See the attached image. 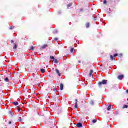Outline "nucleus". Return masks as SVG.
Listing matches in <instances>:
<instances>
[{"label":"nucleus","mask_w":128,"mask_h":128,"mask_svg":"<svg viewBox=\"0 0 128 128\" xmlns=\"http://www.w3.org/2000/svg\"><path fill=\"white\" fill-rule=\"evenodd\" d=\"M90 23L86 24V28H90Z\"/></svg>","instance_id":"aec40b11"},{"label":"nucleus","mask_w":128,"mask_h":128,"mask_svg":"<svg viewBox=\"0 0 128 128\" xmlns=\"http://www.w3.org/2000/svg\"><path fill=\"white\" fill-rule=\"evenodd\" d=\"M18 48V45L16 44H14V50H16Z\"/></svg>","instance_id":"a211bd4d"},{"label":"nucleus","mask_w":128,"mask_h":128,"mask_svg":"<svg viewBox=\"0 0 128 128\" xmlns=\"http://www.w3.org/2000/svg\"><path fill=\"white\" fill-rule=\"evenodd\" d=\"M12 28H13L12 27L10 28V30H12Z\"/></svg>","instance_id":"72a5a7b5"},{"label":"nucleus","mask_w":128,"mask_h":128,"mask_svg":"<svg viewBox=\"0 0 128 128\" xmlns=\"http://www.w3.org/2000/svg\"><path fill=\"white\" fill-rule=\"evenodd\" d=\"M92 74H94V70H91L90 71V75H89V76H90V78H94V75Z\"/></svg>","instance_id":"39448f33"},{"label":"nucleus","mask_w":128,"mask_h":128,"mask_svg":"<svg viewBox=\"0 0 128 128\" xmlns=\"http://www.w3.org/2000/svg\"><path fill=\"white\" fill-rule=\"evenodd\" d=\"M13 104H14V106H18V102H14Z\"/></svg>","instance_id":"6ab92c4d"},{"label":"nucleus","mask_w":128,"mask_h":128,"mask_svg":"<svg viewBox=\"0 0 128 128\" xmlns=\"http://www.w3.org/2000/svg\"><path fill=\"white\" fill-rule=\"evenodd\" d=\"M14 40L11 41V44H14Z\"/></svg>","instance_id":"2f4dec72"},{"label":"nucleus","mask_w":128,"mask_h":128,"mask_svg":"<svg viewBox=\"0 0 128 128\" xmlns=\"http://www.w3.org/2000/svg\"><path fill=\"white\" fill-rule=\"evenodd\" d=\"M50 124L51 128H54V122H50Z\"/></svg>","instance_id":"6e6552de"},{"label":"nucleus","mask_w":128,"mask_h":128,"mask_svg":"<svg viewBox=\"0 0 128 128\" xmlns=\"http://www.w3.org/2000/svg\"><path fill=\"white\" fill-rule=\"evenodd\" d=\"M80 64V61H79Z\"/></svg>","instance_id":"e433bc0d"},{"label":"nucleus","mask_w":128,"mask_h":128,"mask_svg":"<svg viewBox=\"0 0 128 128\" xmlns=\"http://www.w3.org/2000/svg\"><path fill=\"white\" fill-rule=\"evenodd\" d=\"M124 76L120 75L118 77V80H124Z\"/></svg>","instance_id":"20e7f679"},{"label":"nucleus","mask_w":128,"mask_h":128,"mask_svg":"<svg viewBox=\"0 0 128 128\" xmlns=\"http://www.w3.org/2000/svg\"><path fill=\"white\" fill-rule=\"evenodd\" d=\"M40 71L42 74H44L46 72V70H44V69H41Z\"/></svg>","instance_id":"412c9836"},{"label":"nucleus","mask_w":128,"mask_h":128,"mask_svg":"<svg viewBox=\"0 0 128 128\" xmlns=\"http://www.w3.org/2000/svg\"><path fill=\"white\" fill-rule=\"evenodd\" d=\"M50 58L51 60H54V56H50Z\"/></svg>","instance_id":"a878e982"},{"label":"nucleus","mask_w":128,"mask_h":128,"mask_svg":"<svg viewBox=\"0 0 128 128\" xmlns=\"http://www.w3.org/2000/svg\"><path fill=\"white\" fill-rule=\"evenodd\" d=\"M60 90H64V84H60Z\"/></svg>","instance_id":"f8f14e48"},{"label":"nucleus","mask_w":128,"mask_h":128,"mask_svg":"<svg viewBox=\"0 0 128 128\" xmlns=\"http://www.w3.org/2000/svg\"><path fill=\"white\" fill-rule=\"evenodd\" d=\"M48 44H45L43 46H42L40 48L41 50H44L45 48H48Z\"/></svg>","instance_id":"0eeeda50"},{"label":"nucleus","mask_w":128,"mask_h":128,"mask_svg":"<svg viewBox=\"0 0 128 128\" xmlns=\"http://www.w3.org/2000/svg\"><path fill=\"white\" fill-rule=\"evenodd\" d=\"M54 64H58V60H54Z\"/></svg>","instance_id":"f3484780"},{"label":"nucleus","mask_w":128,"mask_h":128,"mask_svg":"<svg viewBox=\"0 0 128 128\" xmlns=\"http://www.w3.org/2000/svg\"><path fill=\"white\" fill-rule=\"evenodd\" d=\"M108 80H103L102 82H98V84L99 86H102V84L106 85L108 84Z\"/></svg>","instance_id":"f03ea898"},{"label":"nucleus","mask_w":128,"mask_h":128,"mask_svg":"<svg viewBox=\"0 0 128 128\" xmlns=\"http://www.w3.org/2000/svg\"><path fill=\"white\" fill-rule=\"evenodd\" d=\"M77 128H82V124L81 123H78L76 125Z\"/></svg>","instance_id":"423d86ee"},{"label":"nucleus","mask_w":128,"mask_h":128,"mask_svg":"<svg viewBox=\"0 0 128 128\" xmlns=\"http://www.w3.org/2000/svg\"><path fill=\"white\" fill-rule=\"evenodd\" d=\"M20 122H22V120H20Z\"/></svg>","instance_id":"4c0bfd02"},{"label":"nucleus","mask_w":128,"mask_h":128,"mask_svg":"<svg viewBox=\"0 0 128 128\" xmlns=\"http://www.w3.org/2000/svg\"><path fill=\"white\" fill-rule=\"evenodd\" d=\"M8 78H11L10 74H9Z\"/></svg>","instance_id":"f704fd0d"},{"label":"nucleus","mask_w":128,"mask_h":128,"mask_svg":"<svg viewBox=\"0 0 128 128\" xmlns=\"http://www.w3.org/2000/svg\"><path fill=\"white\" fill-rule=\"evenodd\" d=\"M128 108V105H124L122 108L123 110H124V108Z\"/></svg>","instance_id":"5701e85b"},{"label":"nucleus","mask_w":128,"mask_h":128,"mask_svg":"<svg viewBox=\"0 0 128 128\" xmlns=\"http://www.w3.org/2000/svg\"><path fill=\"white\" fill-rule=\"evenodd\" d=\"M40 79V76L38 75V74H36V75L33 76L32 78V82H38V80Z\"/></svg>","instance_id":"f257e3e1"},{"label":"nucleus","mask_w":128,"mask_h":128,"mask_svg":"<svg viewBox=\"0 0 128 128\" xmlns=\"http://www.w3.org/2000/svg\"><path fill=\"white\" fill-rule=\"evenodd\" d=\"M56 73L57 74H58L59 76H62V74H60V70H56Z\"/></svg>","instance_id":"9d476101"},{"label":"nucleus","mask_w":128,"mask_h":128,"mask_svg":"<svg viewBox=\"0 0 128 128\" xmlns=\"http://www.w3.org/2000/svg\"><path fill=\"white\" fill-rule=\"evenodd\" d=\"M9 124H12V122H9Z\"/></svg>","instance_id":"473e14b6"},{"label":"nucleus","mask_w":128,"mask_h":128,"mask_svg":"<svg viewBox=\"0 0 128 128\" xmlns=\"http://www.w3.org/2000/svg\"><path fill=\"white\" fill-rule=\"evenodd\" d=\"M16 110H18L19 112H22V109L19 106H17L16 108Z\"/></svg>","instance_id":"dca6fc26"},{"label":"nucleus","mask_w":128,"mask_h":128,"mask_svg":"<svg viewBox=\"0 0 128 128\" xmlns=\"http://www.w3.org/2000/svg\"><path fill=\"white\" fill-rule=\"evenodd\" d=\"M96 122H98V120H96V119H95L92 120V122H93V124H96Z\"/></svg>","instance_id":"b1692460"},{"label":"nucleus","mask_w":128,"mask_h":128,"mask_svg":"<svg viewBox=\"0 0 128 128\" xmlns=\"http://www.w3.org/2000/svg\"><path fill=\"white\" fill-rule=\"evenodd\" d=\"M90 104H92V106H94V101H91L90 102Z\"/></svg>","instance_id":"cd10ccee"},{"label":"nucleus","mask_w":128,"mask_h":128,"mask_svg":"<svg viewBox=\"0 0 128 128\" xmlns=\"http://www.w3.org/2000/svg\"><path fill=\"white\" fill-rule=\"evenodd\" d=\"M54 40H56V42H58V38H54Z\"/></svg>","instance_id":"c756f323"},{"label":"nucleus","mask_w":128,"mask_h":128,"mask_svg":"<svg viewBox=\"0 0 128 128\" xmlns=\"http://www.w3.org/2000/svg\"><path fill=\"white\" fill-rule=\"evenodd\" d=\"M76 103H75V106H74V108H78V100L77 99H76Z\"/></svg>","instance_id":"1a4fd4ad"},{"label":"nucleus","mask_w":128,"mask_h":128,"mask_svg":"<svg viewBox=\"0 0 128 128\" xmlns=\"http://www.w3.org/2000/svg\"><path fill=\"white\" fill-rule=\"evenodd\" d=\"M104 4H108V2H106V0H104Z\"/></svg>","instance_id":"c85d7f7f"},{"label":"nucleus","mask_w":128,"mask_h":128,"mask_svg":"<svg viewBox=\"0 0 128 128\" xmlns=\"http://www.w3.org/2000/svg\"><path fill=\"white\" fill-rule=\"evenodd\" d=\"M30 50H34V46H32L30 48Z\"/></svg>","instance_id":"393cba45"},{"label":"nucleus","mask_w":128,"mask_h":128,"mask_svg":"<svg viewBox=\"0 0 128 128\" xmlns=\"http://www.w3.org/2000/svg\"><path fill=\"white\" fill-rule=\"evenodd\" d=\"M126 92H127V94H128V90H126Z\"/></svg>","instance_id":"c9c22d12"},{"label":"nucleus","mask_w":128,"mask_h":128,"mask_svg":"<svg viewBox=\"0 0 128 128\" xmlns=\"http://www.w3.org/2000/svg\"><path fill=\"white\" fill-rule=\"evenodd\" d=\"M74 52H76V50H74V48H72L70 50V52L71 54H74Z\"/></svg>","instance_id":"ddd939ff"},{"label":"nucleus","mask_w":128,"mask_h":128,"mask_svg":"<svg viewBox=\"0 0 128 128\" xmlns=\"http://www.w3.org/2000/svg\"><path fill=\"white\" fill-rule=\"evenodd\" d=\"M54 92H58V90H56V88H54V90H53Z\"/></svg>","instance_id":"bb28decb"},{"label":"nucleus","mask_w":128,"mask_h":128,"mask_svg":"<svg viewBox=\"0 0 128 128\" xmlns=\"http://www.w3.org/2000/svg\"><path fill=\"white\" fill-rule=\"evenodd\" d=\"M72 6V4L70 3L68 5H67L68 8H70V6Z\"/></svg>","instance_id":"2eb2a0df"},{"label":"nucleus","mask_w":128,"mask_h":128,"mask_svg":"<svg viewBox=\"0 0 128 128\" xmlns=\"http://www.w3.org/2000/svg\"><path fill=\"white\" fill-rule=\"evenodd\" d=\"M4 80L6 82H10V80L8 78H6Z\"/></svg>","instance_id":"4be33fe9"},{"label":"nucleus","mask_w":128,"mask_h":128,"mask_svg":"<svg viewBox=\"0 0 128 128\" xmlns=\"http://www.w3.org/2000/svg\"><path fill=\"white\" fill-rule=\"evenodd\" d=\"M110 60H115L116 58H114V56L111 55L110 56Z\"/></svg>","instance_id":"9b49d317"},{"label":"nucleus","mask_w":128,"mask_h":128,"mask_svg":"<svg viewBox=\"0 0 128 128\" xmlns=\"http://www.w3.org/2000/svg\"><path fill=\"white\" fill-rule=\"evenodd\" d=\"M20 78V74H16L14 76V80H16V82H18Z\"/></svg>","instance_id":"7ed1b4c3"},{"label":"nucleus","mask_w":128,"mask_h":128,"mask_svg":"<svg viewBox=\"0 0 128 128\" xmlns=\"http://www.w3.org/2000/svg\"><path fill=\"white\" fill-rule=\"evenodd\" d=\"M112 105H110L108 108H107V110H108V112H110V110H112Z\"/></svg>","instance_id":"4468645a"},{"label":"nucleus","mask_w":128,"mask_h":128,"mask_svg":"<svg viewBox=\"0 0 128 128\" xmlns=\"http://www.w3.org/2000/svg\"><path fill=\"white\" fill-rule=\"evenodd\" d=\"M118 54H115L114 55V58H116V56H118Z\"/></svg>","instance_id":"7c9ffc66"}]
</instances>
